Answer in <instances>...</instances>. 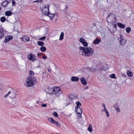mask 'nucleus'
Here are the masks:
<instances>
[{"label":"nucleus","mask_w":134,"mask_h":134,"mask_svg":"<svg viewBox=\"0 0 134 134\" xmlns=\"http://www.w3.org/2000/svg\"><path fill=\"white\" fill-rule=\"evenodd\" d=\"M116 110L117 111L119 112L120 111V109H119V108L118 107H116Z\"/></svg>","instance_id":"a19ab883"},{"label":"nucleus","mask_w":134,"mask_h":134,"mask_svg":"<svg viewBox=\"0 0 134 134\" xmlns=\"http://www.w3.org/2000/svg\"><path fill=\"white\" fill-rule=\"evenodd\" d=\"M102 105L104 107V108L105 107V104H104L103 103L102 104Z\"/></svg>","instance_id":"5fc2aeb1"},{"label":"nucleus","mask_w":134,"mask_h":134,"mask_svg":"<svg viewBox=\"0 0 134 134\" xmlns=\"http://www.w3.org/2000/svg\"><path fill=\"white\" fill-rule=\"evenodd\" d=\"M48 93L50 94H55L57 97H58L60 94L62 93V91L60 90V87H53L48 90Z\"/></svg>","instance_id":"f03ea898"},{"label":"nucleus","mask_w":134,"mask_h":134,"mask_svg":"<svg viewBox=\"0 0 134 134\" xmlns=\"http://www.w3.org/2000/svg\"><path fill=\"white\" fill-rule=\"evenodd\" d=\"M42 73L43 74H44V71H43L42 72Z\"/></svg>","instance_id":"13d9d810"},{"label":"nucleus","mask_w":134,"mask_h":134,"mask_svg":"<svg viewBox=\"0 0 134 134\" xmlns=\"http://www.w3.org/2000/svg\"><path fill=\"white\" fill-rule=\"evenodd\" d=\"M13 38V37L12 36L7 35L5 37L4 42L5 43H6L8 41L12 40Z\"/></svg>","instance_id":"9b49d317"},{"label":"nucleus","mask_w":134,"mask_h":134,"mask_svg":"<svg viewBox=\"0 0 134 134\" xmlns=\"http://www.w3.org/2000/svg\"><path fill=\"white\" fill-rule=\"evenodd\" d=\"M27 58L29 60L34 62L36 60L35 55L32 53L29 54L27 56Z\"/></svg>","instance_id":"423d86ee"},{"label":"nucleus","mask_w":134,"mask_h":134,"mask_svg":"<svg viewBox=\"0 0 134 134\" xmlns=\"http://www.w3.org/2000/svg\"><path fill=\"white\" fill-rule=\"evenodd\" d=\"M80 80L81 83L84 86L86 85L87 83V82L84 77H82L80 79Z\"/></svg>","instance_id":"f8f14e48"},{"label":"nucleus","mask_w":134,"mask_h":134,"mask_svg":"<svg viewBox=\"0 0 134 134\" xmlns=\"http://www.w3.org/2000/svg\"><path fill=\"white\" fill-rule=\"evenodd\" d=\"M16 91L15 90H13V91H12L10 96L11 98L13 99L15 98L16 95Z\"/></svg>","instance_id":"ddd939ff"},{"label":"nucleus","mask_w":134,"mask_h":134,"mask_svg":"<svg viewBox=\"0 0 134 134\" xmlns=\"http://www.w3.org/2000/svg\"><path fill=\"white\" fill-rule=\"evenodd\" d=\"M33 79H32V80L33 82V85H35L37 83V79L36 78H34V77H32Z\"/></svg>","instance_id":"bb28decb"},{"label":"nucleus","mask_w":134,"mask_h":134,"mask_svg":"<svg viewBox=\"0 0 134 134\" xmlns=\"http://www.w3.org/2000/svg\"><path fill=\"white\" fill-rule=\"evenodd\" d=\"M13 13L11 12V11L8 10L5 12V14L6 16H11Z\"/></svg>","instance_id":"aec40b11"},{"label":"nucleus","mask_w":134,"mask_h":134,"mask_svg":"<svg viewBox=\"0 0 134 134\" xmlns=\"http://www.w3.org/2000/svg\"><path fill=\"white\" fill-rule=\"evenodd\" d=\"M42 2H43V1L42 0H36V1H33V3L37 2V3H42Z\"/></svg>","instance_id":"c9c22d12"},{"label":"nucleus","mask_w":134,"mask_h":134,"mask_svg":"<svg viewBox=\"0 0 134 134\" xmlns=\"http://www.w3.org/2000/svg\"><path fill=\"white\" fill-rule=\"evenodd\" d=\"M12 92L10 91H9L8 92L7 94L9 95L10 94H11Z\"/></svg>","instance_id":"3c124183"},{"label":"nucleus","mask_w":134,"mask_h":134,"mask_svg":"<svg viewBox=\"0 0 134 134\" xmlns=\"http://www.w3.org/2000/svg\"><path fill=\"white\" fill-rule=\"evenodd\" d=\"M40 49L42 52H44L46 51V48L45 46H43L40 47Z\"/></svg>","instance_id":"393cba45"},{"label":"nucleus","mask_w":134,"mask_h":134,"mask_svg":"<svg viewBox=\"0 0 134 134\" xmlns=\"http://www.w3.org/2000/svg\"><path fill=\"white\" fill-rule=\"evenodd\" d=\"M97 25V24L96 23H94L93 24V26H95Z\"/></svg>","instance_id":"603ef678"},{"label":"nucleus","mask_w":134,"mask_h":134,"mask_svg":"<svg viewBox=\"0 0 134 134\" xmlns=\"http://www.w3.org/2000/svg\"><path fill=\"white\" fill-rule=\"evenodd\" d=\"M106 113H107L108 112L107 110L104 111Z\"/></svg>","instance_id":"4d7b16f0"},{"label":"nucleus","mask_w":134,"mask_h":134,"mask_svg":"<svg viewBox=\"0 0 134 134\" xmlns=\"http://www.w3.org/2000/svg\"><path fill=\"white\" fill-rule=\"evenodd\" d=\"M33 78L32 76H29L26 79L27 81L25 84L27 87H32L33 86V82L32 80Z\"/></svg>","instance_id":"20e7f679"},{"label":"nucleus","mask_w":134,"mask_h":134,"mask_svg":"<svg viewBox=\"0 0 134 134\" xmlns=\"http://www.w3.org/2000/svg\"><path fill=\"white\" fill-rule=\"evenodd\" d=\"M49 4H46L44 5V8L42 9V11L43 13H44L46 15H47L49 13Z\"/></svg>","instance_id":"39448f33"},{"label":"nucleus","mask_w":134,"mask_h":134,"mask_svg":"<svg viewBox=\"0 0 134 134\" xmlns=\"http://www.w3.org/2000/svg\"><path fill=\"white\" fill-rule=\"evenodd\" d=\"M131 29L130 27H127L126 29V31L127 33H129L131 31Z\"/></svg>","instance_id":"c756f323"},{"label":"nucleus","mask_w":134,"mask_h":134,"mask_svg":"<svg viewBox=\"0 0 134 134\" xmlns=\"http://www.w3.org/2000/svg\"><path fill=\"white\" fill-rule=\"evenodd\" d=\"M53 115L55 117H57L58 116V114L56 112H54L53 113Z\"/></svg>","instance_id":"f704fd0d"},{"label":"nucleus","mask_w":134,"mask_h":134,"mask_svg":"<svg viewBox=\"0 0 134 134\" xmlns=\"http://www.w3.org/2000/svg\"><path fill=\"white\" fill-rule=\"evenodd\" d=\"M110 77L111 78L113 79H116V77L115 75V74H111L110 75Z\"/></svg>","instance_id":"72a5a7b5"},{"label":"nucleus","mask_w":134,"mask_h":134,"mask_svg":"<svg viewBox=\"0 0 134 134\" xmlns=\"http://www.w3.org/2000/svg\"><path fill=\"white\" fill-rule=\"evenodd\" d=\"M66 104H67V105H69V104H70V103H69L68 104V103H66Z\"/></svg>","instance_id":"bf43d9fd"},{"label":"nucleus","mask_w":134,"mask_h":134,"mask_svg":"<svg viewBox=\"0 0 134 134\" xmlns=\"http://www.w3.org/2000/svg\"><path fill=\"white\" fill-rule=\"evenodd\" d=\"M76 104L77 105V106L75 107V111H77L78 109L81 110V111H82V108L80 107L81 106V104L79 101H78L76 102Z\"/></svg>","instance_id":"9d476101"},{"label":"nucleus","mask_w":134,"mask_h":134,"mask_svg":"<svg viewBox=\"0 0 134 134\" xmlns=\"http://www.w3.org/2000/svg\"><path fill=\"white\" fill-rule=\"evenodd\" d=\"M117 25L119 27L122 29H124L125 27V26L124 24L120 23H118Z\"/></svg>","instance_id":"a211bd4d"},{"label":"nucleus","mask_w":134,"mask_h":134,"mask_svg":"<svg viewBox=\"0 0 134 134\" xmlns=\"http://www.w3.org/2000/svg\"><path fill=\"white\" fill-rule=\"evenodd\" d=\"M29 73L31 75H33L34 74V72L32 70L29 71Z\"/></svg>","instance_id":"4c0bfd02"},{"label":"nucleus","mask_w":134,"mask_h":134,"mask_svg":"<svg viewBox=\"0 0 134 134\" xmlns=\"http://www.w3.org/2000/svg\"><path fill=\"white\" fill-rule=\"evenodd\" d=\"M1 7H0V11L1 10Z\"/></svg>","instance_id":"052dcab7"},{"label":"nucleus","mask_w":134,"mask_h":134,"mask_svg":"<svg viewBox=\"0 0 134 134\" xmlns=\"http://www.w3.org/2000/svg\"><path fill=\"white\" fill-rule=\"evenodd\" d=\"M109 67L108 66L107 64H106L105 66H103L102 68H100V70L102 71L103 70L107 71L109 69Z\"/></svg>","instance_id":"dca6fc26"},{"label":"nucleus","mask_w":134,"mask_h":134,"mask_svg":"<svg viewBox=\"0 0 134 134\" xmlns=\"http://www.w3.org/2000/svg\"><path fill=\"white\" fill-rule=\"evenodd\" d=\"M37 55L38 56H39L40 55V54L38 53L37 54Z\"/></svg>","instance_id":"6e6d98bb"},{"label":"nucleus","mask_w":134,"mask_h":134,"mask_svg":"<svg viewBox=\"0 0 134 134\" xmlns=\"http://www.w3.org/2000/svg\"><path fill=\"white\" fill-rule=\"evenodd\" d=\"M126 42V40L125 39H122L121 40L120 42L121 45L124 46Z\"/></svg>","instance_id":"412c9836"},{"label":"nucleus","mask_w":134,"mask_h":134,"mask_svg":"<svg viewBox=\"0 0 134 134\" xmlns=\"http://www.w3.org/2000/svg\"><path fill=\"white\" fill-rule=\"evenodd\" d=\"M100 40L99 39L96 38L94 40L93 42L94 44H96L99 43L100 42Z\"/></svg>","instance_id":"4be33fe9"},{"label":"nucleus","mask_w":134,"mask_h":134,"mask_svg":"<svg viewBox=\"0 0 134 134\" xmlns=\"http://www.w3.org/2000/svg\"><path fill=\"white\" fill-rule=\"evenodd\" d=\"M85 40L82 37L79 40L80 42L82 43L83 46L86 47L88 46V44Z\"/></svg>","instance_id":"1a4fd4ad"},{"label":"nucleus","mask_w":134,"mask_h":134,"mask_svg":"<svg viewBox=\"0 0 134 134\" xmlns=\"http://www.w3.org/2000/svg\"><path fill=\"white\" fill-rule=\"evenodd\" d=\"M110 20V22L113 24L114 23H116L117 20L116 15L113 13L109 14L107 18V20Z\"/></svg>","instance_id":"7ed1b4c3"},{"label":"nucleus","mask_w":134,"mask_h":134,"mask_svg":"<svg viewBox=\"0 0 134 134\" xmlns=\"http://www.w3.org/2000/svg\"><path fill=\"white\" fill-rule=\"evenodd\" d=\"M47 16H48L52 20L54 18V14H52L50 13L49 12V13L48 14Z\"/></svg>","instance_id":"b1692460"},{"label":"nucleus","mask_w":134,"mask_h":134,"mask_svg":"<svg viewBox=\"0 0 134 134\" xmlns=\"http://www.w3.org/2000/svg\"><path fill=\"white\" fill-rule=\"evenodd\" d=\"M6 20V19L4 16L0 18V21L2 23L4 22Z\"/></svg>","instance_id":"cd10ccee"},{"label":"nucleus","mask_w":134,"mask_h":134,"mask_svg":"<svg viewBox=\"0 0 134 134\" xmlns=\"http://www.w3.org/2000/svg\"><path fill=\"white\" fill-rule=\"evenodd\" d=\"M78 110L79 111H80V110L79 109H78Z\"/></svg>","instance_id":"e2e57ef3"},{"label":"nucleus","mask_w":134,"mask_h":134,"mask_svg":"<svg viewBox=\"0 0 134 134\" xmlns=\"http://www.w3.org/2000/svg\"><path fill=\"white\" fill-rule=\"evenodd\" d=\"M107 110L106 109V107H104V109L103 110H102L104 111H105L106 110Z\"/></svg>","instance_id":"864d4df0"},{"label":"nucleus","mask_w":134,"mask_h":134,"mask_svg":"<svg viewBox=\"0 0 134 134\" xmlns=\"http://www.w3.org/2000/svg\"><path fill=\"white\" fill-rule=\"evenodd\" d=\"M48 120L50 122L55 124L59 127L60 126V124L58 121H56L52 118H48Z\"/></svg>","instance_id":"6e6552de"},{"label":"nucleus","mask_w":134,"mask_h":134,"mask_svg":"<svg viewBox=\"0 0 134 134\" xmlns=\"http://www.w3.org/2000/svg\"><path fill=\"white\" fill-rule=\"evenodd\" d=\"M23 38L24 39H25V40L26 41H30L29 38L27 36H24Z\"/></svg>","instance_id":"2f4dec72"},{"label":"nucleus","mask_w":134,"mask_h":134,"mask_svg":"<svg viewBox=\"0 0 134 134\" xmlns=\"http://www.w3.org/2000/svg\"><path fill=\"white\" fill-rule=\"evenodd\" d=\"M92 69V68L89 67V68H86V69H89L90 71H93V70H92V69Z\"/></svg>","instance_id":"49530a36"},{"label":"nucleus","mask_w":134,"mask_h":134,"mask_svg":"<svg viewBox=\"0 0 134 134\" xmlns=\"http://www.w3.org/2000/svg\"><path fill=\"white\" fill-rule=\"evenodd\" d=\"M47 104H42L41 105V106L42 107H46L47 106Z\"/></svg>","instance_id":"ea45409f"},{"label":"nucleus","mask_w":134,"mask_h":134,"mask_svg":"<svg viewBox=\"0 0 134 134\" xmlns=\"http://www.w3.org/2000/svg\"><path fill=\"white\" fill-rule=\"evenodd\" d=\"M47 70H48V72H51V68H49V69L48 68V69H47Z\"/></svg>","instance_id":"de8ad7c7"},{"label":"nucleus","mask_w":134,"mask_h":134,"mask_svg":"<svg viewBox=\"0 0 134 134\" xmlns=\"http://www.w3.org/2000/svg\"><path fill=\"white\" fill-rule=\"evenodd\" d=\"M88 130L90 132H91L92 131V127L91 126L89 125L88 128Z\"/></svg>","instance_id":"473e14b6"},{"label":"nucleus","mask_w":134,"mask_h":134,"mask_svg":"<svg viewBox=\"0 0 134 134\" xmlns=\"http://www.w3.org/2000/svg\"><path fill=\"white\" fill-rule=\"evenodd\" d=\"M46 37V36H44L40 38H39V40H43L45 39Z\"/></svg>","instance_id":"e433bc0d"},{"label":"nucleus","mask_w":134,"mask_h":134,"mask_svg":"<svg viewBox=\"0 0 134 134\" xmlns=\"http://www.w3.org/2000/svg\"><path fill=\"white\" fill-rule=\"evenodd\" d=\"M69 97L72 100L75 99L76 98L77 96H76V97H75L72 95H71L69 96Z\"/></svg>","instance_id":"7c9ffc66"},{"label":"nucleus","mask_w":134,"mask_h":134,"mask_svg":"<svg viewBox=\"0 0 134 134\" xmlns=\"http://www.w3.org/2000/svg\"><path fill=\"white\" fill-rule=\"evenodd\" d=\"M76 112L77 113V114H78L79 117V118L77 120V121L78 122L79 119H80V117H81V114L82 113V111H81V110H80V111H79L78 110L77 111H76Z\"/></svg>","instance_id":"6ab92c4d"},{"label":"nucleus","mask_w":134,"mask_h":134,"mask_svg":"<svg viewBox=\"0 0 134 134\" xmlns=\"http://www.w3.org/2000/svg\"><path fill=\"white\" fill-rule=\"evenodd\" d=\"M88 86H86L84 88V89L85 90H86V89H88Z\"/></svg>","instance_id":"8fccbe9b"},{"label":"nucleus","mask_w":134,"mask_h":134,"mask_svg":"<svg viewBox=\"0 0 134 134\" xmlns=\"http://www.w3.org/2000/svg\"><path fill=\"white\" fill-rule=\"evenodd\" d=\"M9 95L7 93V94L5 95L4 96V98H6Z\"/></svg>","instance_id":"09e8293b"},{"label":"nucleus","mask_w":134,"mask_h":134,"mask_svg":"<svg viewBox=\"0 0 134 134\" xmlns=\"http://www.w3.org/2000/svg\"><path fill=\"white\" fill-rule=\"evenodd\" d=\"M106 116H107V117H109V112L107 113H106Z\"/></svg>","instance_id":"a18cd8bd"},{"label":"nucleus","mask_w":134,"mask_h":134,"mask_svg":"<svg viewBox=\"0 0 134 134\" xmlns=\"http://www.w3.org/2000/svg\"><path fill=\"white\" fill-rule=\"evenodd\" d=\"M79 48L80 50V51H79L80 54L83 56L89 57L93 55L94 52L93 49L90 47L85 48L80 46Z\"/></svg>","instance_id":"f257e3e1"},{"label":"nucleus","mask_w":134,"mask_h":134,"mask_svg":"<svg viewBox=\"0 0 134 134\" xmlns=\"http://www.w3.org/2000/svg\"><path fill=\"white\" fill-rule=\"evenodd\" d=\"M37 103H39V102L38 101H37Z\"/></svg>","instance_id":"680f3d73"},{"label":"nucleus","mask_w":134,"mask_h":134,"mask_svg":"<svg viewBox=\"0 0 134 134\" xmlns=\"http://www.w3.org/2000/svg\"><path fill=\"white\" fill-rule=\"evenodd\" d=\"M47 58V57L45 55V54H44V56H43L42 57V58H43V59H44V60H45V59H46V58Z\"/></svg>","instance_id":"37998d69"},{"label":"nucleus","mask_w":134,"mask_h":134,"mask_svg":"<svg viewBox=\"0 0 134 134\" xmlns=\"http://www.w3.org/2000/svg\"><path fill=\"white\" fill-rule=\"evenodd\" d=\"M122 76L124 77H126V75L125 74H122Z\"/></svg>","instance_id":"79ce46f5"},{"label":"nucleus","mask_w":134,"mask_h":134,"mask_svg":"<svg viewBox=\"0 0 134 134\" xmlns=\"http://www.w3.org/2000/svg\"><path fill=\"white\" fill-rule=\"evenodd\" d=\"M37 44L38 45L42 46L44 45V43L43 42L40 41L38 42Z\"/></svg>","instance_id":"c85d7f7f"},{"label":"nucleus","mask_w":134,"mask_h":134,"mask_svg":"<svg viewBox=\"0 0 134 134\" xmlns=\"http://www.w3.org/2000/svg\"><path fill=\"white\" fill-rule=\"evenodd\" d=\"M79 80V77L75 76L72 77L71 78V81L74 82H77Z\"/></svg>","instance_id":"4468645a"},{"label":"nucleus","mask_w":134,"mask_h":134,"mask_svg":"<svg viewBox=\"0 0 134 134\" xmlns=\"http://www.w3.org/2000/svg\"><path fill=\"white\" fill-rule=\"evenodd\" d=\"M120 39L122 40V39H124L123 38V36L122 35H121L120 37Z\"/></svg>","instance_id":"c03bdc74"},{"label":"nucleus","mask_w":134,"mask_h":134,"mask_svg":"<svg viewBox=\"0 0 134 134\" xmlns=\"http://www.w3.org/2000/svg\"><path fill=\"white\" fill-rule=\"evenodd\" d=\"M12 4L13 5L15 6V2L14 0H12Z\"/></svg>","instance_id":"58836bf2"},{"label":"nucleus","mask_w":134,"mask_h":134,"mask_svg":"<svg viewBox=\"0 0 134 134\" xmlns=\"http://www.w3.org/2000/svg\"><path fill=\"white\" fill-rule=\"evenodd\" d=\"M64 36V33L63 32H62L61 33V34H60V38L59 39L60 40L62 41L63 39V37Z\"/></svg>","instance_id":"a878e982"},{"label":"nucleus","mask_w":134,"mask_h":134,"mask_svg":"<svg viewBox=\"0 0 134 134\" xmlns=\"http://www.w3.org/2000/svg\"><path fill=\"white\" fill-rule=\"evenodd\" d=\"M127 74L128 76L130 77L132 76L133 73L130 70H128L127 71Z\"/></svg>","instance_id":"5701e85b"},{"label":"nucleus","mask_w":134,"mask_h":134,"mask_svg":"<svg viewBox=\"0 0 134 134\" xmlns=\"http://www.w3.org/2000/svg\"><path fill=\"white\" fill-rule=\"evenodd\" d=\"M4 35L3 29H0V38H2L4 37Z\"/></svg>","instance_id":"f3484780"},{"label":"nucleus","mask_w":134,"mask_h":134,"mask_svg":"<svg viewBox=\"0 0 134 134\" xmlns=\"http://www.w3.org/2000/svg\"><path fill=\"white\" fill-rule=\"evenodd\" d=\"M9 0H6L3 2L2 4V5L4 7H6L8 3L10 2H9Z\"/></svg>","instance_id":"2eb2a0df"},{"label":"nucleus","mask_w":134,"mask_h":134,"mask_svg":"<svg viewBox=\"0 0 134 134\" xmlns=\"http://www.w3.org/2000/svg\"><path fill=\"white\" fill-rule=\"evenodd\" d=\"M112 25L113 26H111V28L110 29H109V31L112 33H114L117 30V26L116 23H114Z\"/></svg>","instance_id":"0eeeda50"}]
</instances>
